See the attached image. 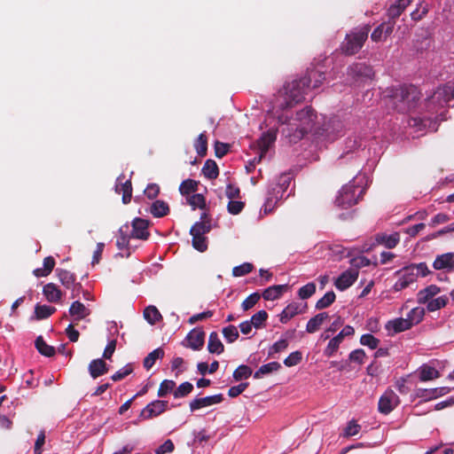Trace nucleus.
I'll return each mask as SVG.
<instances>
[{
  "mask_svg": "<svg viewBox=\"0 0 454 454\" xmlns=\"http://www.w3.org/2000/svg\"><path fill=\"white\" fill-rule=\"evenodd\" d=\"M389 103L399 113H408L416 108L420 92L414 85H402L389 90Z\"/></svg>",
  "mask_w": 454,
  "mask_h": 454,
  "instance_id": "nucleus-1",
  "label": "nucleus"
},
{
  "mask_svg": "<svg viewBox=\"0 0 454 454\" xmlns=\"http://www.w3.org/2000/svg\"><path fill=\"white\" fill-rule=\"evenodd\" d=\"M309 90V79L305 76L286 82L278 92L279 97H283V100L278 103V107L281 110L293 107L304 99Z\"/></svg>",
  "mask_w": 454,
  "mask_h": 454,
  "instance_id": "nucleus-2",
  "label": "nucleus"
},
{
  "mask_svg": "<svg viewBox=\"0 0 454 454\" xmlns=\"http://www.w3.org/2000/svg\"><path fill=\"white\" fill-rule=\"evenodd\" d=\"M365 186L356 182V178L343 185L338 192L334 204L340 209H348L356 205L365 193Z\"/></svg>",
  "mask_w": 454,
  "mask_h": 454,
  "instance_id": "nucleus-3",
  "label": "nucleus"
},
{
  "mask_svg": "<svg viewBox=\"0 0 454 454\" xmlns=\"http://www.w3.org/2000/svg\"><path fill=\"white\" fill-rule=\"evenodd\" d=\"M370 31L371 26L364 25L347 34L344 41L340 44L341 51L348 56L357 53L367 40Z\"/></svg>",
  "mask_w": 454,
  "mask_h": 454,
  "instance_id": "nucleus-4",
  "label": "nucleus"
},
{
  "mask_svg": "<svg viewBox=\"0 0 454 454\" xmlns=\"http://www.w3.org/2000/svg\"><path fill=\"white\" fill-rule=\"evenodd\" d=\"M316 119L317 114L311 106H306L296 113L293 124L297 125L298 135H296V137L298 139H301L311 130Z\"/></svg>",
  "mask_w": 454,
  "mask_h": 454,
  "instance_id": "nucleus-5",
  "label": "nucleus"
},
{
  "mask_svg": "<svg viewBox=\"0 0 454 454\" xmlns=\"http://www.w3.org/2000/svg\"><path fill=\"white\" fill-rule=\"evenodd\" d=\"M169 410L168 402L164 400H154L149 403L138 415L140 420H149L160 416Z\"/></svg>",
  "mask_w": 454,
  "mask_h": 454,
  "instance_id": "nucleus-6",
  "label": "nucleus"
},
{
  "mask_svg": "<svg viewBox=\"0 0 454 454\" xmlns=\"http://www.w3.org/2000/svg\"><path fill=\"white\" fill-rule=\"evenodd\" d=\"M347 74L355 82H363L372 79L374 72L372 67L364 63H355L348 67Z\"/></svg>",
  "mask_w": 454,
  "mask_h": 454,
  "instance_id": "nucleus-7",
  "label": "nucleus"
},
{
  "mask_svg": "<svg viewBox=\"0 0 454 454\" xmlns=\"http://www.w3.org/2000/svg\"><path fill=\"white\" fill-rule=\"evenodd\" d=\"M355 334V329L351 325H346L342 330L328 342L327 347L324 350V355L327 357L333 356L338 350L340 343L345 337H350Z\"/></svg>",
  "mask_w": 454,
  "mask_h": 454,
  "instance_id": "nucleus-8",
  "label": "nucleus"
},
{
  "mask_svg": "<svg viewBox=\"0 0 454 454\" xmlns=\"http://www.w3.org/2000/svg\"><path fill=\"white\" fill-rule=\"evenodd\" d=\"M400 403L399 396L394 390L387 388L380 397L378 410L382 414L390 413Z\"/></svg>",
  "mask_w": 454,
  "mask_h": 454,
  "instance_id": "nucleus-9",
  "label": "nucleus"
},
{
  "mask_svg": "<svg viewBox=\"0 0 454 454\" xmlns=\"http://www.w3.org/2000/svg\"><path fill=\"white\" fill-rule=\"evenodd\" d=\"M454 98V82H447L444 86L438 88L437 90L432 95L428 106H431L432 103L438 101L442 106L447 104Z\"/></svg>",
  "mask_w": 454,
  "mask_h": 454,
  "instance_id": "nucleus-10",
  "label": "nucleus"
},
{
  "mask_svg": "<svg viewBox=\"0 0 454 454\" xmlns=\"http://www.w3.org/2000/svg\"><path fill=\"white\" fill-rule=\"evenodd\" d=\"M150 222L148 220L136 217L132 221V231L131 237L133 239H138L146 240L150 237V232L148 231Z\"/></svg>",
  "mask_w": 454,
  "mask_h": 454,
  "instance_id": "nucleus-11",
  "label": "nucleus"
},
{
  "mask_svg": "<svg viewBox=\"0 0 454 454\" xmlns=\"http://www.w3.org/2000/svg\"><path fill=\"white\" fill-rule=\"evenodd\" d=\"M223 401V395L222 394H217V395H209V396H206V397L195 398L190 402L189 406H190L191 411L193 412L201 408L220 403Z\"/></svg>",
  "mask_w": 454,
  "mask_h": 454,
  "instance_id": "nucleus-12",
  "label": "nucleus"
},
{
  "mask_svg": "<svg viewBox=\"0 0 454 454\" xmlns=\"http://www.w3.org/2000/svg\"><path fill=\"white\" fill-rule=\"evenodd\" d=\"M358 270L350 269L342 272L335 280V286L340 291H344L351 286L358 278Z\"/></svg>",
  "mask_w": 454,
  "mask_h": 454,
  "instance_id": "nucleus-13",
  "label": "nucleus"
},
{
  "mask_svg": "<svg viewBox=\"0 0 454 454\" xmlns=\"http://www.w3.org/2000/svg\"><path fill=\"white\" fill-rule=\"evenodd\" d=\"M433 268L436 270L454 271V253L438 254L433 262Z\"/></svg>",
  "mask_w": 454,
  "mask_h": 454,
  "instance_id": "nucleus-14",
  "label": "nucleus"
},
{
  "mask_svg": "<svg viewBox=\"0 0 454 454\" xmlns=\"http://www.w3.org/2000/svg\"><path fill=\"white\" fill-rule=\"evenodd\" d=\"M412 268L413 267L406 266L400 271L402 276L393 286V289L395 292L402 291L408 287L411 284L416 282V274L415 272H412Z\"/></svg>",
  "mask_w": 454,
  "mask_h": 454,
  "instance_id": "nucleus-15",
  "label": "nucleus"
},
{
  "mask_svg": "<svg viewBox=\"0 0 454 454\" xmlns=\"http://www.w3.org/2000/svg\"><path fill=\"white\" fill-rule=\"evenodd\" d=\"M450 390L451 388L450 387H441L431 389L418 388L416 390V395L417 397L423 398L424 401H430L447 395Z\"/></svg>",
  "mask_w": 454,
  "mask_h": 454,
  "instance_id": "nucleus-16",
  "label": "nucleus"
},
{
  "mask_svg": "<svg viewBox=\"0 0 454 454\" xmlns=\"http://www.w3.org/2000/svg\"><path fill=\"white\" fill-rule=\"evenodd\" d=\"M205 332L200 328L192 329L186 336L188 348L193 350H200L205 342Z\"/></svg>",
  "mask_w": 454,
  "mask_h": 454,
  "instance_id": "nucleus-17",
  "label": "nucleus"
},
{
  "mask_svg": "<svg viewBox=\"0 0 454 454\" xmlns=\"http://www.w3.org/2000/svg\"><path fill=\"white\" fill-rule=\"evenodd\" d=\"M88 371L92 379H97L106 374L109 371L107 364L102 358H97L90 361Z\"/></svg>",
  "mask_w": 454,
  "mask_h": 454,
  "instance_id": "nucleus-18",
  "label": "nucleus"
},
{
  "mask_svg": "<svg viewBox=\"0 0 454 454\" xmlns=\"http://www.w3.org/2000/svg\"><path fill=\"white\" fill-rule=\"evenodd\" d=\"M277 132L278 129H270L266 132H263L261 137L257 140L259 151H262V154H266L270 146L276 141Z\"/></svg>",
  "mask_w": 454,
  "mask_h": 454,
  "instance_id": "nucleus-19",
  "label": "nucleus"
},
{
  "mask_svg": "<svg viewBox=\"0 0 454 454\" xmlns=\"http://www.w3.org/2000/svg\"><path fill=\"white\" fill-rule=\"evenodd\" d=\"M441 288L436 285H430L424 289H421L417 294V301L419 304H427L439 293Z\"/></svg>",
  "mask_w": 454,
  "mask_h": 454,
  "instance_id": "nucleus-20",
  "label": "nucleus"
},
{
  "mask_svg": "<svg viewBox=\"0 0 454 454\" xmlns=\"http://www.w3.org/2000/svg\"><path fill=\"white\" fill-rule=\"evenodd\" d=\"M412 327L411 319L403 318H395L394 320H390L386 325V329L388 331H393V333H398L406 330H409Z\"/></svg>",
  "mask_w": 454,
  "mask_h": 454,
  "instance_id": "nucleus-21",
  "label": "nucleus"
},
{
  "mask_svg": "<svg viewBox=\"0 0 454 454\" xmlns=\"http://www.w3.org/2000/svg\"><path fill=\"white\" fill-rule=\"evenodd\" d=\"M303 311L301 309V304L297 302H292L288 304L280 313L279 321L282 324H286L291 318L294 317L298 314H301Z\"/></svg>",
  "mask_w": 454,
  "mask_h": 454,
  "instance_id": "nucleus-22",
  "label": "nucleus"
},
{
  "mask_svg": "<svg viewBox=\"0 0 454 454\" xmlns=\"http://www.w3.org/2000/svg\"><path fill=\"white\" fill-rule=\"evenodd\" d=\"M43 294L50 302H59L62 297V292L54 283H48L43 288Z\"/></svg>",
  "mask_w": 454,
  "mask_h": 454,
  "instance_id": "nucleus-23",
  "label": "nucleus"
},
{
  "mask_svg": "<svg viewBox=\"0 0 454 454\" xmlns=\"http://www.w3.org/2000/svg\"><path fill=\"white\" fill-rule=\"evenodd\" d=\"M412 0H396L387 9V16L390 20H396L401 16L404 10L411 4Z\"/></svg>",
  "mask_w": 454,
  "mask_h": 454,
  "instance_id": "nucleus-24",
  "label": "nucleus"
},
{
  "mask_svg": "<svg viewBox=\"0 0 454 454\" xmlns=\"http://www.w3.org/2000/svg\"><path fill=\"white\" fill-rule=\"evenodd\" d=\"M378 244L384 245L387 248L391 249L395 247L400 241V235L398 232L387 235L386 233H378L375 237Z\"/></svg>",
  "mask_w": 454,
  "mask_h": 454,
  "instance_id": "nucleus-25",
  "label": "nucleus"
},
{
  "mask_svg": "<svg viewBox=\"0 0 454 454\" xmlns=\"http://www.w3.org/2000/svg\"><path fill=\"white\" fill-rule=\"evenodd\" d=\"M69 314L74 320H82L90 314V310L81 301H75L69 308Z\"/></svg>",
  "mask_w": 454,
  "mask_h": 454,
  "instance_id": "nucleus-26",
  "label": "nucleus"
},
{
  "mask_svg": "<svg viewBox=\"0 0 454 454\" xmlns=\"http://www.w3.org/2000/svg\"><path fill=\"white\" fill-rule=\"evenodd\" d=\"M286 289L287 285L271 286L266 288L261 296H262V298L266 301H274L280 298V296L285 291H286Z\"/></svg>",
  "mask_w": 454,
  "mask_h": 454,
  "instance_id": "nucleus-27",
  "label": "nucleus"
},
{
  "mask_svg": "<svg viewBox=\"0 0 454 454\" xmlns=\"http://www.w3.org/2000/svg\"><path fill=\"white\" fill-rule=\"evenodd\" d=\"M329 317L327 312H321L316 315L315 317H311L306 325V331L309 333H314L317 330H319L320 326L324 323L325 320H326Z\"/></svg>",
  "mask_w": 454,
  "mask_h": 454,
  "instance_id": "nucleus-28",
  "label": "nucleus"
},
{
  "mask_svg": "<svg viewBox=\"0 0 454 454\" xmlns=\"http://www.w3.org/2000/svg\"><path fill=\"white\" fill-rule=\"evenodd\" d=\"M149 212L156 218L163 217L169 213V207L164 200H157L150 207Z\"/></svg>",
  "mask_w": 454,
  "mask_h": 454,
  "instance_id": "nucleus-29",
  "label": "nucleus"
},
{
  "mask_svg": "<svg viewBox=\"0 0 454 454\" xmlns=\"http://www.w3.org/2000/svg\"><path fill=\"white\" fill-rule=\"evenodd\" d=\"M207 350L211 354H222L224 351V346L219 339L216 332H212L209 334Z\"/></svg>",
  "mask_w": 454,
  "mask_h": 454,
  "instance_id": "nucleus-30",
  "label": "nucleus"
},
{
  "mask_svg": "<svg viewBox=\"0 0 454 454\" xmlns=\"http://www.w3.org/2000/svg\"><path fill=\"white\" fill-rule=\"evenodd\" d=\"M304 76L309 79V89L318 88L325 79V73L317 69L308 70Z\"/></svg>",
  "mask_w": 454,
  "mask_h": 454,
  "instance_id": "nucleus-31",
  "label": "nucleus"
},
{
  "mask_svg": "<svg viewBox=\"0 0 454 454\" xmlns=\"http://www.w3.org/2000/svg\"><path fill=\"white\" fill-rule=\"evenodd\" d=\"M55 267V259L52 256H47L43 259V268H37L33 270V274L37 277H47Z\"/></svg>",
  "mask_w": 454,
  "mask_h": 454,
  "instance_id": "nucleus-32",
  "label": "nucleus"
},
{
  "mask_svg": "<svg viewBox=\"0 0 454 454\" xmlns=\"http://www.w3.org/2000/svg\"><path fill=\"white\" fill-rule=\"evenodd\" d=\"M56 274L59 282L66 287L69 288L76 282V277L74 273L64 269H57Z\"/></svg>",
  "mask_w": 454,
  "mask_h": 454,
  "instance_id": "nucleus-33",
  "label": "nucleus"
},
{
  "mask_svg": "<svg viewBox=\"0 0 454 454\" xmlns=\"http://www.w3.org/2000/svg\"><path fill=\"white\" fill-rule=\"evenodd\" d=\"M201 171L204 176L210 180H214L219 176L218 166L213 160H207Z\"/></svg>",
  "mask_w": 454,
  "mask_h": 454,
  "instance_id": "nucleus-34",
  "label": "nucleus"
},
{
  "mask_svg": "<svg viewBox=\"0 0 454 454\" xmlns=\"http://www.w3.org/2000/svg\"><path fill=\"white\" fill-rule=\"evenodd\" d=\"M440 372L434 367L424 364L419 368V380L428 381L440 377Z\"/></svg>",
  "mask_w": 454,
  "mask_h": 454,
  "instance_id": "nucleus-35",
  "label": "nucleus"
},
{
  "mask_svg": "<svg viewBox=\"0 0 454 454\" xmlns=\"http://www.w3.org/2000/svg\"><path fill=\"white\" fill-rule=\"evenodd\" d=\"M35 345L38 352L44 356L51 357L55 355L54 347L48 345L42 336L35 339Z\"/></svg>",
  "mask_w": 454,
  "mask_h": 454,
  "instance_id": "nucleus-36",
  "label": "nucleus"
},
{
  "mask_svg": "<svg viewBox=\"0 0 454 454\" xmlns=\"http://www.w3.org/2000/svg\"><path fill=\"white\" fill-rule=\"evenodd\" d=\"M118 193H122V203L129 204L131 200L132 197V184L130 180H127L126 182L117 184L115 188Z\"/></svg>",
  "mask_w": 454,
  "mask_h": 454,
  "instance_id": "nucleus-37",
  "label": "nucleus"
},
{
  "mask_svg": "<svg viewBox=\"0 0 454 454\" xmlns=\"http://www.w3.org/2000/svg\"><path fill=\"white\" fill-rule=\"evenodd\" d=\"M129 225H123L119 229V237L116 240L118 249L122 250L128 247L129 239L132 238L131 233H128Z\"/></svg>",
  "mask_w": 454,
  "mask_h": 454,
  "instance_id": "nucleus-38",
  "label": "nucleus"
},
{
  "mask_svg": "<svg viewBox=\"0 0 454 454\" xmlns=\"http://www.w3.org/2000/svg\"><path fill=\"white\" fill-rule=\"evenodd\" d=\"M145 319L152 325L162 319V316L155 306L150 305L144 310Z\"/></svg>",
  "mask_w": 454,
  "mask_h": 454,
  "instance_id": "nucleus-39",
  "label": "nucleus"
},
{
  "mask_svg": "<svg viewBox=\"0 0 454 454\" xmlns=\"http://www.w3.org/2000/svg\"><path fill=\"white\" fill-rule=\"evenodd\" d=\"M55 311V307L36 304L35 307V317L37 320L45 319L51 317Z\"/></svg>",
  "mask_w": 454,
  "mask_h": 454,
  "instance_id": "nucleus-40",
  "label": "nucleus"
},
{
  "mask_svg": "<svg viewBox=\"0 0 454 454\" xmlns=\"http://www.w3.org/2000/svg\"><path fill=\"white\" fill-rule=\"evenodd\" d=\"M164 356V350L161 348H158L152 352H150L144 359V367L146 370L151 369L155 361L159 358H162Z\"/></svg>",
  "mask_w": 454,
  "mask_h": 454,
  "instance_id": "nucleus-41",
  "label": "nucleus"
},
{
  "mask_svg": "<svg viewBox=\"0 0 454 454\" xmlns=\"http://www.w3.org/2000/svg\"><path fill=\"white\" fill-rule=\"evenodd\" d=\"M281 368L278 362H270L269 364L262 365L254 374V379H260L262 375L277 372Z\"/></svg>",
  "mask_w": 454,
  "mask_h": 454,
  "instance_id": "nucleus-42",
  "label": "nucleus"
},
{
  "mask_svg": "<svg viewBox=\"0 0 454 454\" xmlns=\"http://www.w3.org/2000/svg\"><path fill=\"white\" fill-rule=\"evenodd\" d=\"M291 180L292 177L290 174L284 173L280 175V176L278 177V184H276V187L273 188V191H276L277 194H280V197H282L284 192L290 185Z\"/></svg>",
  "mask_w": 454,
  "mask_h": 454,
  "instance_id": "nucleus-43",
  "label": "nucleus"
},
{
  "mask_svg": "<svg viewBox=\"0 0 454 454\" xmlns=\"http://www.w3.org/2000/svg\"><path fill=\"white\" fill-rule=\"evenodd\" d=\"M199 182L193 179H185L179 185V192L182 195H190L198 190Z\"/></svg>",
  "mask_w": 454,
  "mask_h": 454,
  "instance_id": "nucleus-44",
  "label": "nucleus"
},
{
  "mask_svg": "<svg viewBox=\"0 0 454 454\" xmlns=\"http://www.w3.org/2000/svg\"><path fill=\"white\" fill-rule=\"evenodd\" d=\"M449 302L447 295H442L437 298H433L427 305V309L430 312L444 308Z\"/></svg>",
  "mask_w": 454,
  "mask_h": 454,
  "instance_id": "nucleus-45",
  "label": "nucleus"
},
{
  "mask_svg": "<svg viewBox=\"0 0 454 454\" xmlns=\"http://www.w3.org/2000/svg\"><path fill=\"white\" fill-rule=\"evenodd\" d=\"M199 156L204 157L207 152V137L206 132L200 133L194 143Z\"/></svg>",
  "mask_w": 454,
  "mask_h": 454,
  "instance_id": "nucleus-46",
  "label": "nucleus"
},
{
  "mask_svg": "<svg viewBox=\"0 0 454 454\" xmlns=\"http://www.w3.org/2000/svg\"><path fill=\"white\" fill-rule=\"evenodd\" d=\"M192 237V247L199 252H205L207 249V239L204 235L190 232Z\"/></svg>",
  "mask_w": 454,
  "mask_h": 454,
  "instance_id": "nucleus-47",
  "label": "nucleus"
},
{
  "mask_svg": "<svg viewBox=\"0 0 454 454\" xmlns=\"http://www.w3.org/2000/svg\"><path fill=\"white\" fill-rule=\"evenodd\" d=\"M187 202L192 209H196L197 207L200 209L206 208V198L200 193H195L189 196L187 198Z\"/></svg>",
  "mask_w": 454,
  "mask_h": 454,
  "instance_id": "nucleus-48",
  "label": "nucleus"
},
{
  "mask_svg": "<svg viewBox=\"0 0 454 454\" xmlns=\"http://www.w3.org/2000/svg\"><path fill=\"white\" fill-rule=\"evenodd\" d=\"M176 382L172 380H164L160 384L157 395L159 397H165L169 393L174 392Z\"/></svg>",
  "mask_w": 454,
  "mask_h": 454,
  "instance_id": "nucleus-49",
  "label": "nucleus"
},
{
  "mask_svg": "<svg viewBox=\"0 0 454 454\" xmlns=\"http://www.w3.org/2000/svg\"><path fill=\"white\" fill-rule=\"evenodd\" d=\"M336 295L333 291L327 292L321 299L316 303L317 309H323L328 308L335 301Z\"/></svg>",
  "mask_w": 454,
  "mask_h": 454,
  "instance_id": "nucleus-50",
  "label": "nucleus"
},
{
  "mask_svg": "<svg viewBox=\"0 0 454 454\" xmlns=\"http://www.w3.org/2000/svg\"><path fill=\"white\" fill-rule=\"evenodd\" d=\"M252 373L253 371L249 366L241 364L233 372L232 376L236 381H239L244 379H248Z\"/></svg>",
  "mask_w": 454,
  "mask_h": 454,
  "instance_id": "nucleus-51",
  "label": "nucleus"
},
{
  "mask_svg": "<svg viewBox=\"0 0 454 454\" xmlns=\"http://www.w3.org/2000/svg\"><path fill=\"white\" fill-rule=\"evenodd\" d=\"M268 318V313L262 309L254 314L249 320L254 327L256 329H260L263 326L264 323L266 322Z\"/></svg>",
  "mask_w": 454,
  "mask_h": 454,
  "instance_id": "nucleus-52",
  "label": "nucleus"
},
{
  "mask_svg": "<svg viewBox=\"0 0 454 454\" xmlns=\"http://www.w3.org/2000/svg\"><path fill=\"white\" fill-rule=\"evenodd\" d=\"M211 231V223L210 221H204V222H197L195 223L191 230L190 232L197 233L200 235H206Z\"/></svg>",
  "mask_w": 454,
  "mask_h": 454,
  "instance_id": "nucleus-53",
  "label": "nucleus"
},
{
  "mask_svg": "<svg viewBox=\"0 0 454 454\" xmlns=\"http://www.w3.org/2000/svg\"><path fill=\"white\" fill-rule=\"evenodd\" d=\"M193 390V385L188 381L183 382L173 392L175 398H182L187 396Z\"/></svg>",
  "mask_w": 454,
  "mask_h": 454,
  "instance_id": "nucleus-54",
  "label": "nucleus"
},
{
  "mask_svg": "<svg viewBox=\"0 0 454 454\" xmlns=\"http://www.w3.org/2000/svg\"><path fill=\"white\" fill-rule=\"evenodd\" d=\"M425 315V309L420 307L412 309L407 315V319H411V325L419 324Z\"/></svg>",
  "mask_w": 454,
  "mask_h": 454,
  "instance_id": "nucleus-55",
  "label": "nucleus"
},
{
  "mask_svg": "<svg viewBox=\"0 0 454 454\" xmlns=\"http://www.w3.org/2000/svg\"><path fill=\"white\" fill-rule=\"evenodd\" d=\"M261 299V294L258 292L251 294L241 303V308L244 311L251 309Z\"/></svg>",
  "mask_w": 454,
  "mask_h": 454,
  "instance_id": "nucleus-56",
  "label": "nucleus"
},
{
  "mask_svg": "<svg viewBox=\"0 0 454 454\" xmlns=\"http://www.w3.org/2000/svg\"><path fill=\"white\" fill-rule=\"evenodd\" d=\"M316 292V285L313 282L308 283L301 286L298 291V295L301 299L306 300L311 297Z\"/></svg>",
  "mask_w": 454,
  "mask_h": 454,
  "instance_id": "nucleus-57",
  "label": "nucleus"
},
{
  "mask_svg": "<svg viewBox=\"0 0 454 454\" xmlns=\"http://www.w3.org/2000/svg\"><path fill=\"white\" fill-rule=\"evenodd\" d=\"M360 343L363 346L369 347L371 349H375L379 346L380 340L375 338L372 334L365 333L361 336Z\"/></svg>",
  "mask_w": 454,
  "mask_h": 454,
  "instance_id": "nucleus-58",
  "label": "nucleus"
},
{
  "mask_svg": "<svg viewBox=\"0 0 454 454\" xmlns=\"http://www.w3.org/2000/svg\"><path fill=\"white\" fill-rule=\"evenodd\" d=\"M254 269V265L250 262H244L232 269V275L234 277H242L250 273Z\"/></svg>",
  "mask_w": 454,
  "mask_h": 454,
  "instance_id": "nucleus-59",
  "label": "nucleus"
},
{
  "mask_svg": "<svg viewBox=\"0 0 454 454\" xmlns=\"http://www.w3.org/2000/svg\"><path fill=\"white\" fill-rule=\"evenodd\" d=\"M223 337L229 343L234 342L239 336L238 329L234 325H229L223 329Z\"/></svg>",
  "mask_w": 454,
  "mask_h": 454,
  "instance_id": "nucleus-60",
  "label": "nucleus"
},
{
  "mask_svg": "<svg viewBox=\"0 0 454 454\" xmlns=\"http://www.w3.org/2000/svg\"><path fill=\"white\" fill-rule=\"evenodd\" d=\"M302 360V353L301 351L292 352L285 360L284 364L287 367H292L299 364Z\"/></svg>",
  "mask_w": 454,
  "mask_h": 454,
  "instance_id": "nucleus-61",
  "label": "nucleus"
},
{
  "mask_svg": "<svg viewBox=\"0 0 454 454\" xmlns=\"http://www.w3.org/2000/svg\"><path fill=\"white\" fill-rule=\"evenodd\" d=\"M408 267H413L412 272H415L416 278H418V276L427 277L429 274H431V270L428 269L426 262L412 263Z\"/></svg>",
  "mask_w": 454,
  "mask_h": 454,
  "instance_id": "nucleus-62",
  "label": "nucleus"
},
{
  "mask_svg": "<svg viewBox=\"0 0 454 454\" xmlns=\"http://www.w3.org/2000/svg\"><path fill=\"white\" fill-rule=\"evenodd\" d=\"M133 372V366L131 364H126L124 367L117 371L114 374L111 376V379L114 381H119L123 380L125 377L129 375Z\"/></svg>",
  "mask_w": 454,
  "mask_h": 454,
  "instance_id": "nucleus-63",
  "label": "nucleus"
},
{
  "mask_svg": "<svg viewBox=\"0 0 454 454\" xmlns=\"http://www.w3.org/2000/svg\"><path fill=\"white\" fill-rule=\"evenodd\" d=\"M174 450L175 445L173 442L170 439H168L155 450V454L171 453Z\"/></svg>",
  "mask_w": 454,
  "mask_h": 454,
  "instance_id": "nucleus-64",
  "label": "nucleus"
}]
</instances>
